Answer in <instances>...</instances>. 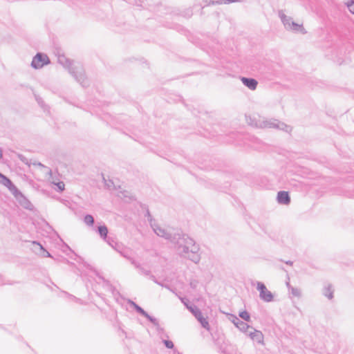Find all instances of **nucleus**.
Listing matches in <instances>:
<instances>
[{
    "mask_svg": "<svg viewBox=\"0 0 354 354\" xmlns=\"http://www.w3.org/2000/svg\"><path fill=\"white\" fill-rule=\"evenodd\" d=\"M239 316L245 322H250V315L249 313L246 310L240 312Z\"/></svg>",
    "mask_w": 354,
    "mask_h": 354,
    "instance_id": "obj_22",
    "label": "nucleus"
},
{
    "mask_svg": "<svg viewBox=\"0 0 354 354\" xmlns=\"http://www.w3.org/2000/svg\"><path fill=\"white\" fill-rule=\"evenodd\" d=\"M277 201L279 204L288 205L290 203V197L288 192L280 191L277 194Z\"/></svg>",
    "mask_w": 354,
    "mask_h": 354,
    "instance_id": "obj_11",
    "label": "nucleus"
},
{
    "mask_svg": "<svg viewBox=\"0 0 354 354\" xmlns=\"http://www.w3.org/2000/svg\"><path fill=\"white\" fill-rule=\"evenodd\" d=\"M241 1V0H217V1H212V4H214V3H225V4H227V3H234V2H240Z\"/></svg>",
    "mask_w": 354,
    "mask_h": 354,
    "instance_id": "obj_25",
    "label": "nucleus"
},
{
    "mask_svg": "<svg viewBox=\"0 0 354 354\" xmlns=\"http://www.w3.org/2000/svg\"><path fill=\"white\" fill-rule=\"evenodd\" d=\"M347 7L351 12L354 14V0H351L350 2L347 3Z\"/></svg>",
    "mask_w": 354,
    "mask_h": 354,
    "instance_id": "obj_29",
    "label": "nucleus"
},
{
    "mask_svg": "<svg viewBox=\"0 0 354 354\" xmlns=\"http://www.w3.org/2000/svg\"><path fill=\"white\" fill-rule=\"evenodd\" d=\"M289 290L290 291L291 294L295 297H299L301 296V290L297 288L290 287Z\"/></svg>",
    "mask_w": 354,
    "mask_h": 354,
    "instance_id": "obj_24",
    "label": "nucleus"
},
{
    "mask_svg": "<svg viewBox=\"0 0 354 354\" xmlns=\"http://www.w3.org/2000/svg\"><path fill=\"white\" fill-rule=\"evenodd\" d=\"M18 158L19 159L23 162L24 163L26 164V165H28V159L22 154H18Z\"/></svg>",
    "mask_w": 354,
    "mask_h": 354,
    "instance_id": "obj_34",
    "label": "nucleus"
},
{
    "mask_svg": "<svg viewBox=\"0 0 354 354\" xmlns=\"http://www.w3.org/2000/svg\"><path fill=\"white\" fill-rule=\"evenodd\" d=\"M36 100H37V103L39 104V105L41 108H43L44 110H46V109H45V106H46V105H45L44 102V100H42V98H41V97H39V96H36Z\"/></svg>",
    "mask_w": 354,
    "mask_h": 354,
    "instance_id": "obj_30",
    "label": "nucleus"
},
{
    "mask_svg": "<svg viewBox=\"0 0 354 354\" xmlns=\"http://www.w3.org/2000/svg\"><path fill=\"white\" fill-rule=\"evenodd\" d=\"M109 245H111L114 250L115 248V243H118L115 242L113 239L107 236L106 240H104Z\"/></svg>",
    "mask_w": 354,
    "mask_h": 354,
    "instance_id": "obj_28",
    "label": "nucleus"
},
{
    "mask_svg": "<svg viewBox=\"0 0 354 354\" xmlns=\"http://www.w3.org/2000/svg\"><path fill=\"white\" fill-rule=\"evenodd\" d=\"M151 227L153 228V232L160 237H162L167 240H169L171 242V239L174 236L175 232H171L165 230L157 225L151 224Z\"/></svg>",
    "mask_w": 354,
    "mask_h": 354,
    "instance_id": "obj_7",
    "label": "nucleus"
},
{
    "mask_svg": "<svg viewBox=\"0 0 354 354\" xmlns=\"http://www.w3.org/2000/svg\"><path fill=\"white\" fill-rule=\"evenodd\" d=\"M241 80L244 86L252 91H254L257 87L258 82L254 78L241 77Z\"/></svg>",
    "mask_w": 354,
    "mask_h": 354,
    "instance_id": "obj_10",
    "label": "nucleus"
},
{
    "mask_svg": "<svg viewBox=\"0 0 354 354\" xmlns=\"http://www.w3.org/2000/svg\"><path fill=\"white\" fill-rule=\"evenodd\" d=\"M140 272L142 274L146 275V276H149L151 275V271L150 270H145L143 268H140Z\"/></svg>",
    "mask_w": 354,
    "mask_h": 354,
    "instance_id": "obj_35",
    "label": "nucleus"
},
{
    "mask_svg": "<svg viewBox=\"0 0 354 354\" xmlns=\"http://www.w3.org/2000/svg\"><path fill=\"white\" fill-rule=\"evenodd\" d=\"M187 308L194 315V313L196 312V310H199L200 309L196 306H187Z\"/></svg>",
    "mask_w": 354,
    "mask_h": 354,
    "instance_id": "obj_31",
    "label": "nucleus"
},
{
    "mask_svg": "<svg viewBox=\"0 0 354 354\" xmlns=\"http://www.w3.org/2000/svg\"><path fill=\"white\" fill-rule=\"evenodd\" d=\"M255 126L260 128H275L283 130L286 132L291 131V127L283 122H281L277 120H264L261 122L259 124H255Z\"/></svg>",
    "mask_w": 354,
    "mask_h": 354,
    "instance_id": "obj_3",
    "label": "nucleus"
},
{
    "mask_svg": "<svg viewBox=\"0 0 354 354\" xmlns=\"http://www.w3.org/2000/svg\"><path fill=\"white\" fill-rule=\"evenodd\" d=\"M99 279H100L103 282V287L106 288L108 291L111 292L113 295L115 294L116 291L115 288L111 283L109 280L105 279L103 277L98 275Z\"/></svg>",
    "mask_w": 354,
    "mask_h": 354,
    "instance_id": "obj_15",
    "label": "nucleus"
},
{
    "mask_svg": "<svg viewBox=\"0 0 354 354\" xmlns=\"http://www.w3.org/2000/svg\"><path fill=\"white\" fill-rule=\"evenodd\" d=\"M50 64V59L43 53H37L32 58L31 66L35 69H39Z\"/></svg>",
    "mask_w": 354,
    "mask_h": 354,
    "instance_id": "obj_5",
    "label": "nucleus"
},
{
    "mask_svg": "<svg viewBox=\"0 0 354 354\" xmlns=\"http://www.w3.org/2000/svg\"><path fill=\"white\" fill-rule=\"evenodd\" d=\"M84 222L88 226H93L95 222L94 218L91 214H86L84 217Z\"/></svg>",
    "mask_w": 354,
    "mask_h": 354,
    "instance_id": "obj_21",
    "label": "nucleus"
},
{
    "mask_svg": "<svg viewBox=\"0 0 354 354\" xmlns=\"http://www.w3.org/2000/svg\"><path fill=\"white\" fill-rule=\"evenodd\" d=\"M178 354H180V353H178Z\"/></svg>",
    "mask_w": 354,
    "mask_h": 354,
    "instance_id": "obj_48",
    "label": "nucleus"
},
{
    "mask_svg": "<svg viewBox=\"0 0 354 354\" xmlns=\"http://www.w3.org/2000/svg\"><path fill=\"white\" fill-rule=\"evenodd\" d=\"M57 186L59 192H62L64 189V183L63 182H59Z\"/></svg>",
    "mask_w": 354,
    "mask_h": 354,
    "instance_id": "obj_36",
    "label": "nucleus"
},
{
    "mask_svg": "<svg viewBox=\"0 0 354 354\" xmlns=\"http://www.w3.org/2000/svg\"><path fill=\"white\" fill-rule=\"evenodd\" d=\"M135 310L139 313L140 315H142L145 318H147L151 323H152L157 328V330L158 331H163V328H160L158 321L156 318L151 316L149 315L147 312H146L142 307H140L139 305L136 306L135 308Z\"/></svg>",
    "mask_w": 354,
    "mask_h": 354,
    "instance_id": "obj_8",
    "label": "nucleus"
},
{
    "mask_svg": "<svg viewBox=\"0 0 354 354\" xmlns=\"http://www.w3.org/2000/svg\"><path fill=\"white\" fill-rule=\"evenodd\" d=\"M0 184L6 186L9 191H10L12 187H14L15 185L12 183V182L6 176L1 174L0 172Z\"/></svg>",
    "mask_w": 354,
    "mask_h": 354,
    "instance_id": "obj_14",
    "label": "nucleus"
},
{
    "mask_svg": "<svg viewBox=\"0 0 354 354\" xmlns=\"http://www.w3.org/2000/svg\"><path fill=\"white\" fill-rule=\"evenodd\" d=\"M248 335L253 341L258 344L263 343V335L261 331L254 330L253 332H250Z\"/></svg>",
    "mask_w": 354,
    "mask_h": 354,
    "instance_id": "obj_12",
    "label": "nucleus"
},
{
    "mask_svg": "<svg viewBox=\"0 0 354 354\" xmlns=\"http://www.w3.org/2000/svg\"><path fill=\"white\" fill-rule=\"evenodd\" d=\"M197 282L196 281H193L190 282V286L192 288H196Z\"/></svg>",
    "mask_w": 354,
    "mask_h": 354,
    "instance_id": "obj_39",
    "label": "nucleus"
},
{
    "mask_svg": "<svg viewBox=\"0 0 354 354\" xmlns=\"http://www.w3.org/2000/svg\"><path fill=\"white\" fill-rule=\"evenodd\" d=\"M97 232L103 240H106L109 231L107 227L105 225L98 226Z\"/></svg>",
    "mask_w": 354,
    "mask_h": 354,
    "instance_id": "obj_17",
    "label": "nucleus"
},
{
    "mask_svg": "<svg viewBox=\"0 0 354 354\" xmlns=\"http://www.w3.org/2000/svg\"><path fill=\"white\" fill-rule=\"evenodd\" d=\"M257 289L259 291V297L265 302H270L273 300L272 293L268 290L266 285L260 281L257 283Z\"/></svg>",
    "mask_w": 354,
    "mask_h": 354,
    "instance_id": "obj_6",
    "label": "nucleus"
},
{
    "mask_svg": "<svg viewBox=\"0 0 354 354\" xmlns=\"http://www.w3.org/2000/svg\"><path fill=\"white\" fill-rule=\"evenodd\" d=\"M3 157V151H2V149L0 148V159L2 158Z\"/></svg>",
    "mask_w": 354,
    "mask_h": 354,
    "instance_id": "obj_44",
    "label": "nucleus"
},
{
    "mask_svg": "<svg viewBox=\"0 0 354 354\" xmlns=\"http://www.w3.org/2000/svg\"><path fill=\"white\" fill-rule=\"evenodd\" d=\"M127 259L129 261H130L132 265H133L136 268H140V264L138 262H137L135 259H133L131 257H130V259Z\"/></svg>",
    "mask_w": 354,
    "mask_h": 354,
    "instance_id": "obj_33",
    "label": "nucleus"
},
{
    "mask_svg": "<svg viewBox=\"0 0 354 354\" xmlns=\"http://www.w3.org/2000/svg\"><path fill=\"white\" fill-rule=\"evenodd\" d=\"M286 285H287V287L288 288V289L290 290V287H292V286L290 285L289 282H287Z\"/></svg>",
    "mask_w": 354,
    "mask_h": 354,
    "instance_id": "obj_46",
    "label": "nucleus"
},
{
    "mask_svg": "<svg viewBox=\"0 0 354 354\" xmlns=\"http://www.w3.org/2000/svg\"><path fill=\"white\" fill-rule=\"evenodd\" d=\"M58 63L68 69L69 73L79 82L83 87L88 86V81L85 75V71L82 64L79 62H71L65 55H59L57 58Z\"/></svg>",
    "mask_w": 354,
    "mask_h": 354,
    "instance_id": "obj_2",
    "label": "nucleus"
},
{
    "mask_svg": "<svg viewBox=\"0 0 354 354\" xmlns=\"http://www.w3.org/2000/svg\"><path fill=\"white\" fill-rule=\"evenodd\" d=\"M228 318L235 326L239 324L241 322V320L236 316L232 314L229 315Z\"/></svg>",
    "mask_w": 354,
    "mask_h": 354,
    "instance_id": "obj_26",
    "label": "nucleus"
},
{
    "mask_svg": "<svg viewBox=\"0 0 354 354\" xmlns=\"http://www.w3.org/2000/svg\"><path fill=\"white\" fill-rule=\"evenodd\" d=\"M149 278L156 283H159V281L156 279L154 275L151 274Z\"/></svg>",
    "mask_w": 354,
    "mask_h": 354,
    "instance_id": "obj_38",
    "label": "nucleus"
},
{
    "mask_svg": "<svg viewBox=\"0 0 354 354\" xmlns=\"http://www.w3.org/2000/svg\"><path fill=\"white\" fill-rule=\"evenodd\" d=\"M115 250H116L118 253L120 254L122 257L125 259H130V256L128 254V252L124 249L123 246L119 243H115Z\"/></svg>",
    "mask_w": 354,
    "mask_h": 354,
    "instance_id": "obj_18",
    "label": "nucleus"
},
{
    "mask_svg": "<svg viewBox=\"0 0 354 354\" xmlns=\"http://www.w3.org/2000/svg\"><path fill=\"white\" fill-rule=\"evenodd\" d=\"M145 216L147 218L148 221L150 223V225H151V224H153V223H152L153 218H152V216H151V215L150 214V212H149V210L148 209L146 211Z\"/></svg>",
    "mask_w": 354,
    "mask_h": 354,
    "instance_id": "obj_32",
    "label": "nucleus"
},
{
    "mask_svg": "<svg viewBox=\"0 0 354 354\" xmlns=\"http://www.w3.org/2000/svg\"><path fill=\"white\" fill-rule=\"evenodd\" d=\"M333 292L334 291L330 284H328L327 286H325L323 289V295L329 299H332L333 298Z\"/></svg>",
    "mask_w": 354,
    "mask_h": 354,
    "instance_id": "obj_19",
    "label": "nucleus"
},
{
    "mask_svg": "<svg viewBox=\"0 0 354 354\" xmlns=\"http://www.w3.org/2000/svg\"><path fill=\"white\" fill-rule=\"evenodd\" d=\"M171 243L175 245L181 257L187 258L195 263L199 262L201 259L198 254L199 246L187 234L175 232Z\"/></svg>",
    "mask_w": 354,
    "mask_h": 354,
    "instance_id": "obj_1",
    "label": "nucleus"
},
{
    "mask_svg": "<svg viewBox=\"0 0 354 354\" xmlns=\"http://www.w3.org/2000/svg\"><path fill=\"white\" fill-rule=\"evenodd\" d=\"M162 342H163L164 345H165L167 348L172 349V348H174V344L173 342H172V341H171V340H169V339H163V340H162Z\"/></svg>",
    "mask_w": 354,
    "mask_h": 354,
    "instance_id": "obj_27",
    "label": "nucleus"
},
{
    "mask_svg": "<svg viewBox=\"0 0 354 354\" xmlns=\"http://www.w3.org/2000/svg\"><path fill=\"white\" fill-rule=\"evenodd\" d=\"M288 30H292L295 32H301L302 34L306 33V31L305 30L304 28L303 27V25L297 24L295 21H292L290 27L289 28Z\"/></svg>",
    "mask_w": 354,
    "mask_h": 354,
    "instance_id": "obj_16",
    "label": "nucleus"
},
{
    "mask_svg": "<svg viewBox=\"0 0 354 354\" xmlns=\"http://www.w3.org/2000/svg\"><path fill=\"white\" fill-rule=\"evenodd\" d=\"M286 264L288 265H292V262L291 261H288L286 262Z\"/></svg>",
    "mask_w": 354,
    "mask_h": 354,
    "instance_id": "obj_45",
    "label": "nucleus"
},
{
    "mask_svg": "<svg viewBox=\"0 0 354 354\" xmlns=\"http://www.w3.org/2000/svg\"><path fill=\"white\" fill-rule=\"evenodd\" d=\"M236 327L244 333H246L248 329L250 328H252L250 326L243 321H241L240 323L236 326Z\"/></svg>",
    "mask_w": 354,
    "mask_h": 354,
    "instance_id": "obj_20",
    "label": "nucleus"
},
{
    "mask_svg": "<svg viewBox=\"0 0 354 354\" xmlns=\"http://www.w3.org/2000/svg\"><path fill=\"white\" fill-rule=\"evenodd\" d=\"M279 17L281 19L286 29L288 30L292 21V17L286 16L282 10L279 11Z\"/></svg>",
    "mask_w": 354,
    "mask_h": 354,
    "instance_id": "obj_13",
    "label": "nucleus"
},
{
    "mask_svg": "<svg viewBox=\"0 0 354 354\" xmlns=\"http://www.w3.org/2000/svg\"><path fill=\"white\" fill-rule=\"evenodd\" d=\"M106 185H107L108 187H111V185L109 184H106Z\"/></svg>",
    "mask_w": 354,
    "mask_h": 354,
    "instance_id": "obj_47",
    "label": "nucleus"
},
{
    "mask_svg": "<svg viewBox=\"0 0 354 354\" xmlns=\"http://www.w3.org/2000/svg\"><path fill=\"white\" fill-rule=\"evenodd\" d=\"M129 304H131V306L133 307V308L135 309L136 306H138L137 304H136L134 301H129Z\"/></svg>",
    "mask_w": 354,
    "mask_h": 354,
    "instance_id": "obj_41",
    "label": "nucleus"
},
{
    "mask_svg": "<svg viewBox=\"0 0 354 354\" xmlns=\"http://www.w3.org/2000/svg\"><path fill=\"white\" fill-rule=\"evenodd\" d=\"M12 194L15 196L16 200L18 201L19 205L24 207V209L28 210H33L34 205L31 203V202L21 193L20 190L17 189L16 186L12 187V189L10 191Z\"/></svg>",
    "mask_w": 354,
    "mask_h": 354,
    "instance_id": "obj_4",
    "label": "nucleus"
},
{
    "mask_svg": "<svg viewBox=\"0 0 354 354\" xmlns=\"http://www.w3.org/2000/svg\"><path fill=\"white\" fill-rule=\"evenodd\" d=\"M180 300L185 305L186 307H187V306H188V304L185 302L184 298H180Z\"/></svg>",
    "mask_w": 354,
    "mask_h": 354,
    "instance_id": "obj_43",
    "label": "nucleus"
},
{
    "mask_svg": "<svg viewBox=\"0 0 354 354\" xmlns=\"http://www.w3.org/2000/svg\"><path fill=\"white\" fill-rule=\"evenodd\" d=\"M129 304H131V306L133 307V308L135 309L136 306H138L137 304H136L134 301H129Z\"/></svg>",
    "mask_w": 354,
    "mask_h": 354,
    "instance_id": "obj_42",
    "label": "nucleus"
},
{
    "mask_svg": "<svg viewBox=\"0 0 354 354\" xmlns=\"http://www.w3.org/2000/svg\"><path fill=\"white\" fill-rule=\"evenodd\" d=\"M157 284L160 286H162V287H165V288H167L169 290H171L170 288L169 287V286L165 285V284H164V283H161L160 281H159V283H157Z\"/></svg>",
    "mask_w": 354,
    "mask_h": 354,
    "instance_id": "obj_40",
    "label": "nucleus"
},
{
    "mask_svg": "<svg viewBox=\"0 0 354 354\" xmlns=\"http://www.w3.org/2000/svg\"><path fill=\"white\" fill-rule=\"evenodd\" d=\"M194 316L201 324V326L207 330H209V324L207 319L203 316L201 310L194 313Z\"/></svg>",
    "mask_w": 354,
    "mask_h": 354,
    "instance_id": "obj_9",
    "label": "nucleus"
},
{
    "mask_svg": "<svg viewBox=\"0 0 354 354\" xmlns=\"http://www.w3.org/2000/svg\"><path fill=\"white\" fill-rule=\"evenodd\" d=\"M33 244H35L37 245V246L39 247L40 250L43 252L44 253V257H52L51 254L49 253V252H48L47 250H46L44 247L38 242L37 241H33L32 242Z\"/></svg>",
    "mask_w": 354,
    "mask_h": 354,
    "instance_id": "obj_23",
    "label": "nucleus"
},
{
    "mask_svg": "<svg viewBox=\"0 0 354 354\" xmlns=\"http://www.w3.org/2000/svg\"><path fill=\"white\" fill-rule=\"evenodd\" d=\"M144 0H134L133 3H135L138 6H142V3Z\"/></svg>",
    "mask_w": 354,
    "mask_h": 354,
    "instance_id": "obj_37",
    "label": "nucleus"
}]
</instances>
